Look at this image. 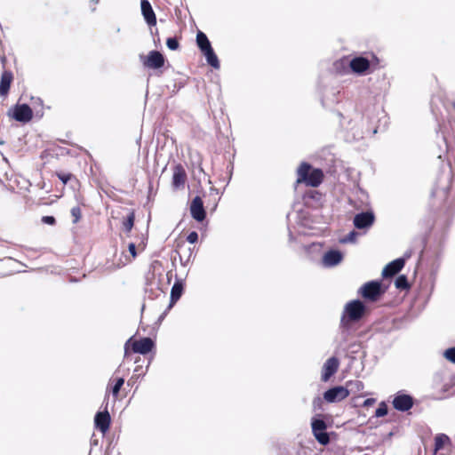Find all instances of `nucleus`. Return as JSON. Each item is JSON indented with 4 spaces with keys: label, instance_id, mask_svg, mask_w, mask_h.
Listing matches in <instances>:
<instances>
[{
    "label": "nucleus",
    "instance_id": "f257e3e1",
    "mask_svg": "<svg viewBox=\"0 0 455 455\" xmlns=\"http://www.w3.org/2000/svg\"><path fill=\"white\" fill-rule=\"evenodd\" d=\"M310 164L302 163L298 169V182H305L307 186L316 188L318 187L323 178V171L320 169H314L312 171Z\"/></svg>",
    "mask_w": 455,
    "mask_h": 455
},
{
    "label": "nucleus",
    "instance_id": "f03ea898",
    "mask_svg": "<svg viewBox=\"0 0 455 455\" xmlns=\"http://www.w3.org/2000/svg\"><path fill=\"white\" fill-rule=\"evenodd\" d=\"M364 311L365 306L361 300L355 299L348 302L345 306L341 317V325L347 326L352 322L359 321L363 317Z\"/></svg>",
    "mask_w": 455,
    "mask_h": 455
},
{
    "label": "nucleus",
    "instance_id": "7ed1b4c3",
    "mask_svg": "<svg viewBox=\"0 0 455 455\" xmlns=\"http://www.w3.org/2000/svg\"><path fill=\"white\" fill-rule=\"evenodd\" d=\"M196 44L202 53L204 55L207 63L212 68L218 69L220 68L219 59L212 47L211 42L204 32H197Z\"/></svg>",
    "mask_w": 455,
    "mask_h": 455
},
{
    "label": "nucleus",
    "instance_id": "20e7f679",
    "mask_svg": "<svg viewBox=\"0 0 455 455\" xmlns=\"http://www.w3.org/2000/svg\"><path fill=\"white\" fill-rule=\"evenodd\" d=\"M363 298L370 301H376L384 294L380 281H370L364 283L359 291Z\"/></svg>",
    "mask_w": 455,
    "mask_h": 455
},
{
    "label": "nucleus",
    "instance_id": "39448f33",
    "mask_svg": "<svg viewBox=\"0 0 455 455\" xmlns=\"http://www.w3.org/2000/svg\"><path fill=\"white\" fill-rule=\"evenodd\" d=\"M130 346L134 353L146 355L154 347V341L150 338H142L140 340H132L131 338L124 345L125 355H127Z\"/></svg>",
    "mask_w": 455,
    "mask_h": 455
},
{
    "label": "nucleus",
    "instance_id": "423d86ee",
    "mask_svg": "<svg viewBox=\"0 0 455 455\" xmlns=\"http://www.w3.org/2000/svg\"><path fill=\"white\" fill-rule=\"evenodd\" d=\"M311 427L315 438L320 444L326 445L330 443V436L326 432L327 425L324 420L314 418Z\"/></svg>",
    "mask_w": 455,
    "mask_h": 455
},
{
    "label": "nucleus",
    "instance_id": "0eeeda50",
    "mask_svg": "<svg viewBox=\"0 0 455 455\" xmlns=\"http://www.w3.org/2000/svg\"><path fill=\"white\" fill-rule=\"evenodd\" d=\"M349 395V391L342 387L336 386L324 392L323 398L328 403H336L346 399Z\"/></svg>",
    "mask_w": 455,
    "mask_h": 455
},
{
    "label": "nucleus",
    "instance_id": "6e6552de",
    "mask_svg": "<svg viewBox=\"0 0 455 455\" xmlns=\"http://www.w3.org/2000/svg\"><path fill=\"white\" fill-rule=\"evenodd\" d=\"M339 366V361L337 357L331 356L326 360L322 368L321 379L323 382H327L331 376H333L338 371Z\"/></svg>",
    "mask_w": 455,
    "mask_h": 455
},
{
    "label": "nucleus",
    "instance_id": "1a4fd4ad",
    "mask_svg": "<svg viewBox=\"0 0 455 455\" xmlns=\"http://www.w3.org/2000/svg\"><path fill=\"white\" fill-rule=\"evenodd\" d=\"M375 216L371 212H363L355 215L353 223L358 229L368 228L372 226Z\"/></svg>",
    "mask_w": 455,
    "mask_h": 455
},
{
    "label": "nucleus",
    "instance_id": "9d476101",
    "mask_svg": "<svg viewBox=\"0 0 455 455\" xmlns=\"http://www.w3.org/2000/svg\"><path fill=\"white\" fill-rule=\"evenodd\" d=\"M12 117L21 123H28L33 117V111L27 104H18L13 109Z\"/></svg>",
    "mask_w": 455,
    "mask_h": 455
},
{
    "label": "nucleus",
    "instance_id": "9b49d317",
    "mask_svg": "<svg viewBox=\"0 0 455 455\" xmlns=\"http://www.w3.org/2000/svg\"><path fill=\"white\" fill-rule=\"evenodd\" d=\"M190 213L192 218L198 222H201L205 219L206 212L203 200L200 196H197L191 201Z\"/></svg>",
    "mask_w": 455,
    "mask_h": 455
},
{
    "label": "nucleus",
    "instance_id": "f8f14e48",
    "mask_svg": "<svg viewBox=\"0 0 455 455\" xmlns=\"http://www.w3.org/2000/svg\"><path fill=\"white\" fill-rule=\"evenodd\" d=\"M393 406L399 411H407L413 406V399L411 395L398 393L394 400Z\"/></svg>",
    "mask_w": 455,
    "mask_h": 455
},
{
    "label": "nucleus",
    "instance_id": "ddd939ff",
    "mask_svg": "<svg viewBox=\"0 0 455 455\" xmlns=\"http://www.w3.org/2000/svg\"><path fill=\"white\" fill-rule=\"evenodd\" d=\"M349 67L357 75H363L370 68V60L363 56H356L350 60Z\"/></svg>",
    "mask_w": 455,
    "mask_h": 455
},
{
    "label": "nucleus",
    "instance_id": "4468645a",
    "mask_svg": "<svg viewBox=\"0 0 455 455\" xmlns=\"http://www.w3.org/2000/svg\"><path fill=\"white\" fill-rule=\"evenodd\" d=\"M343 259V254L338 250L326 251L322 258V264L325 267H332L339 265Z\"/></svg>",
    "mask_w": 455,
    "mask_h": 455
},
{
    "label": "nucleus",
    "instance_id": "2eb2a0df",
    "mask_svg": "<svg viewBox=\"0 0 455 455\" xmlns=\"http://www.w3.org/2000/svg\"><path fill=\"white\" fill-rule=\"evenodd\" d=\"M164 58L163 54L157 51L149 52L148 57L143 60V65L149 68L157 69L164 66Z\"/></svg>",
    "mask_w": 455,
    "mask_h": 455
},
{
    "label": "nucleus",
    "instance_id": "dca6fc26",
    "mask_svg": "<svg viewBox=\"0 0 455 455\" xmlns=\"http://www.w3.org/2000/svg\"><path fill=\"white\" fill-rule=\"evenodd\" d=\"M404 266V259L402 258H398L391 262H389L382 270V276L391 277L396 275Z\"/></svg>",
    "mask_w": 455,
    "mask_h": 455
},
{
    "label": "nucleus",
    "instance_id": "f3484780",
    "mask_svg": "<svg viewBox=\"0 0 455 455\" xmlns=\"http://www.w3.org/2000/svg\"><path fill=\"white\" fill-rule=\"evenodd\" d=\"M110 420V415L107 411L97 412L94 418L96 427L99 430H100V432H102L103 434H105L108 430Z\"/></svg>",
    "mask_w": 455,
    "mask_h": 455
},
{
    "label": "nucleus",
    "instance_id": "a211bd4d",
    "mask_svg": "<svg viewBox=\"0 0 455 455\" xmlns=\"http://www.w3.org/2000/svg\"><path fill=\"white\" fill-rule=\"evenodd\" d=\"M142 15L149 26L156 24V18L148 0H141L140 3Z\"/></svg>",
    "mask_w": 455,
    "mask_h": 455
},
{
    "label": "nucleus",
    "instance_id": "6ab92c4d",
    "mask_svg": "<svg viewBox=\"0 0 455 455\" xmlns=\"http://www.w3.org/2000/svg\"><path fill=\"white\" fill-rule=\"evenodd\" d=\"M13 76L10 71H4L0 80V96L5 97L10 90L11 84L12 82Z\"/></svg>",
    "mask_w": 455,
    "mask_h": 455
},
{
    "label": "nucleus",
    "instance_id": "aec40b11",
    "mask_svg": "<svg viewBox=\"0 0 455 455\" xmlns=\"http://www.w3.org/2000/svg\"><path fill=\"white\" fill-rule=\"evenodd\" d=\"M183 292V284L180 281H177L171 290V303L170 307H172L181 297Z\"/></svg>",
    "mask_w": 455,
    "mask_h": 455
},
{
    "label": "nucleus",
    "instance_id": "412c9836",
    "mask_svg": "<svg viewBox=\"0 0 455 455\" xmlns=\"http://www.w3.org/2000/svg\"><path fill=\"white\" fill-rule=\"evenodd\" d=\"M186 173L182 167L178 166L174 170L172 176V184L175 188H179L185 183Z\"/></svg>",
    "mask_w": 455,
    "mask_h": 455
},
{
    "label": "nucleus",
    "instance_id": "4be33fe9",
    "mask_svg": "<svg viewBox=\"0 0 455 455\" xmlns=\"http://www.w3.org/2000/svg\"><path fill=\"white\" fill-rule=\"evenodd\" d=\"M451 443L450 437L445 434H438L435 437V452L442 450L446 444Z\"/></svg>",
    "mask_w": 455,
    "mask_h": 455
},
{
    "label": "nucleus",
    "instance_id": "5701e85b",
    "mask_svg": "<svg viewBox=\"0 0 455 455\" xmlns=\"http://www.w3.org/2000/svg\"><path fill=\"white\" fill-rule=\"evenodd\" d=\"M395 285L397 289L405 290L410 287L406 275H401L397 276L395 282Z\"/></svg>",
    "mask_w": 455,
    "mask_h": 455
},
{
    "label": "nucleus",
    "instance_id": "b1692460",
    "mask_svg": "<svg viewBox=\"0 0 455 455\" xmlns=\"http://www.w3.org/2000/svg\"><path fill=\"white\" fill-rule=\"evenodd\" d=\"M135 215L134 212H130L127 218L123 221V228L126 232H130L134 225Z\"/></svg>",
    "mask_w": 455,
    "mask_h": 455
},
{
    "label": "nucleus",
    "instance_id": "393cba45",
    "mask_svg": "<svg viewBox=\"0 0 455 455\" xmlns=\"http://www.w3.org/2000/svg\"><path fill=\"white\" fill-rule=\"evenodd\" d=\"M358 236V233L355 230L349 232L347 235L340 238L339 242L341 243H355Z\"/></svg>",
    "mask_w": 455,
    "mask_h": 455
},
{
    "label": "nucleus",
    "instance_id": "a878e982",
    "mask_svg": "<svg viewBox=\"0 0 455 455\" xmlns=\"http://www.w3.org/2000/svg\"><path fill=\"white\" fill-rule=\"evenodd\" d=\"M124 383V378H118L112 387V395L115 398H116L119 395L120 389Z\"/></svg>",
    "mask_w": 455,
    "mask_h": 455
},
{
    "label": "nucleus",
    "instance_id": "bb28decb",
    "mask_svg": "<svg viewBox=\"0 0 455 455\" xmlns=\"http://www.w3.org/2000/svg\"><path fill=\"white\" fill-rule=\"evenodd\" d=\"M446 360L455 363V347H450L443 352Z\"/></svg>",
    "mask_w": 455,
    "mask_h": 455
},
{
    "label": "nucleus",
    "instance_id": "cd10ccee",
    "mask_svg": "<svg viewBox=\"0 0 455 455\" xmlns=\"http://www.w3.org/2000/svg\"><path fill=\"white\" fill-rule=\"evenodd\" d=\"M387 414V406L385 403H381L375 411L376 417H384Z\"/></svg>",
    "mask_w": 455,
    "mask_h": 455
},
{
    "label": "nucleus",
    "instance_id": "c85d7f7f",
    "mask_svg": "<svg viewBox=\"0 0 455 455\" xmlns=\"http://www.w3.org/2000/svg\"><path fill=\"white\" fill-rule=\"evenodd\" d=\"M166 45L170 50H177L179 48L178 41L173 37H169L166 41Z\"/></svg>",
    "mask_w": 455,
    "mask_h": 455
},
{
    "label": "nucleus",
    "instance_id": "c756f323",
    "mask_svg": "<svg viewBox=\"0 0 455 455\" xmlns=\"http://www.w3.org/2000/svg\"><path fill=\"white\" fill-rule=\"evenodd\" d=\"M71 214L74 217V223H76L81 218V210L79 207H73L71 209Z\"/></svg>",
    "mask_w": 455,
    "mask_h": 455
},
{
    "label": "nucleus",
    "instance_id": "7c9ffc66",
    "mask_svg": "<svg viewBox=\"0 0 455 455\" xmlns=\"http://www.w3.org/2000/svg\"><path fill=\"white\" fill-rule=\"evenodd\" d=\"M197 240H198V234L196 231H191L187 236V241L189 243H196L197 242Z\"/></svg>",
    "mask_w": 455,
    "mask_h": 455
},
{
    "label": "nucleus",
    "instance_id": "2f4dec72",
    "mask_svg": "<svg viewBox=\"0 0 455 455\" xmlns=\"http://www.w3.org/2000/svg\"><path fill=\"white\" fill-rule=\"evenodd\" d=\"M71 174L69 173H58L59 179L63 182V184H67L68 181L71 179Z\"/></svg>",
    "mask_w": 455,
    "mask_h": 455
},
{
    "label": "nucleus",
    "instance_id": "473e14b6",
    "mask_svg": "<svg viewBox=\"0 0 455 455\" xmlns=\"http://www.w3.org/2000/svg\"><path fill=\"white\" fill-rule=\"evenodd\" d=\"M42 221L44 223V224H47V225H53L55 224V218L53 216H44L42 218Z\"/></svg>",
    "mask_w": 455,
    "mask_h": 455
},
{
    "label": "nucleus",
    "instance_id": "72a5a7b5",
    "mask_svg": "<svg viewBox=\"0 0 455 455\" xmlns=\"http://www.w3.org/2000/svg\"><path fill=\"white\" fill-rule=\"evenodd\" d=\"M128 250H129V252L132 255V257H136L137 255V252H136V246L134 243H131L128 246Z\"/></svg>",
    "mask_w": 455,
    "mask_h": 455
},
{
    "label": "nucleus",
    "instance_id": "f704fd0d",
    "mask_svg": "<svg viewBox=\"0 0 455 455\" xmlns=\"http://www.w3.org/2000/svg\"><path fill=\"white\" fill-rule=\"evenodd\" d=\"M372 403H373V399H367V400H365L364 404L365 405H369V404H371Z\"/></svg>",
    "mask_w": 455,
    "mask_h": 455
},
{
    "label": "nucleus",
    "instance_id": "c9c22d12",
    "mask_svg": "<svg viewBox=\"0 0 455 455\" xmlns=\"http://www.w3.org/2000/svg\"><path fill=\"white\" fill-rule=\"evenodd\" d=\"M94 4H97L99 3V0H91Z\"/></svg>",
    "mask_w": 455,
    "mask_h": 455
}]
</instances>
